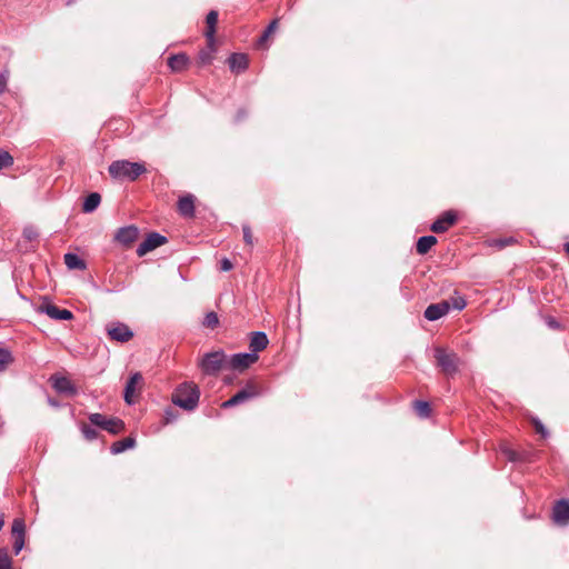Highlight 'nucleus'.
I'll use <instances>...</instances> for the list:
<instances>
[{
    "label": "nucleus",
    "mask_w": 569,
    "mask_h": 569,
    "mask_svg": "<svg viewBox=\"0 0 569 569\" xmlns=\"http://www.w3.org/2000/svg\"><path fill=\"white\" fill-rule=\"evenodd\" d=\"M109 174L116 180L136 181L141 174L147 172L144 163L130 162L128 160H117L111 162L108 168Z\"/></svg>",
    "instance_id": "f257e3e1"
},
{
    "label": "nucleus",
    "mask_w": 569,
    "mask_h": 569,
    "mask_svg": "<svg viewBox=\"0 0 569 569\" xmlns=\"http://www.w3.org/2000/svg\"><path fill=\"white\" fill-rule=\"evenodd\" d=\"M200 390L192 382H183L177 387L172 395V401L184 410H193L199 401Z\"/></svg>",
    "instance_id": "f03ea898"
},
{
    "label": "nucleus",
    "mask_w": 569,
    "mask_h": 569,
    "mask_svg": "<svg viewBox=\"0 0 569 569\" xmlns=\"http://www.w3.org/2000/svg\"><path fill=\"white\" fill-rule=\"evenodd\" d=\"M435 359L437 367H439L441 372L447 377H451L457 373L461 363L457 353L441 347H437L435 349Z\"/></svg>",
    "instance_id": "7ed1b4c3"
},
{
    "label": "nucleus",
    "mask_w": 569,
    "mask_h": 569,
    "mask_svg": "<svg viewBox=\"0 0 569 569\" xmlns=\"http://www.w3.org/2000/svg\"><path fill=\"white\" fill-rule=\"evenodd\" d=\"M227 365V357L220 350L206 353L200 362V367L206 375H216Z\"/></svg>",
    "instance_id": "20e7f679"
},
{
    "label": "nucleus",
    "mask_w": 569,
    "mask_h": 569,
    "mask_svg": "<svg viewBox=\"0 0 569 569\" xmlns=\"http://www.w3.org/2000/svg\"><path fill=\"white\" fill-rule=\"evenodd\" d=\"M89 420L92 425L112 435H118L124 430V422L119 418H108L101 413H91Z\"/></svg>",
    "instance_id": "39448f33"
},
{
    "label": "nucleus",
    "mask_w": 569,
    "mask_h": 569,
    "mask_svg": "<svg viewBox=\"0 0 569 569\" xmlns=\"http://www.w3.org/2000/svg\"><path fill=\"white\" fill-rule=\"evenodd\" d=\"M260 393V389L258 385L253 381H249L246 387L239 390L234 396H232L229 400L224 401L221 407L230 408L242 402H246Z\"/></svg>",
    "instance_id": "423d86ee"
},
{
    "label": "nucleus",
    "mask_w": 569,
    "mask_h": 569,
    "mask_svg": "<svg viewBox=\"0 0 569 569\" xmlns=\"http://www.w3.org/2000/svg\"><path fill=\"white\" fill-rule=\"evenodd\" d=\"M106 331L110 340L117 341V342H128L133 338V332L127 326L122 322H110L106 327Z\"/></svg>",
    "instance_id": "0eeeda50"
},
{
    "label": "nucleus",
    "mask_w": 569,
    "mask_h": 569,
    "mask_svg": "<svg viewBox=\"0 0 569 569\" xmlns=\"http://www.w3.org/2000/svg\"><path fill=\"white\" fill-rule=\"evenodd\" d=\"M143 386V377L140 372L133 373L128 380L124 388V401L128 405H132L136 402V399L139 397L141 389Z\"/></svg>",
    "instance_id": "6e6552de"
},
{
    "label": "nucleus",
    "mask_w": 569,
    "mask_h": 569,
    "mask_svg": "<svg viewBox=\"0 0 569 569\" xmlns=\"http://www.w3.org/2000/svg\"><path fill=\"white\" fill-rule=\"evenodd\" d=\"M167 242V238L161 236L158 232H151L148 237L139 244L137 249V254L139 257L146 256L148 252L154 250L156 248L164 244Z\"/></svg>",
    "instance_id": "1a4fd4ad"
},
{
    "label": "nucleus",
    "mask_w": 569,
    "mask_h": 569,
    "mask_svg": "<svg viewBox=\"0 0 569 569\" xmlns=\"http://www.w3.org/2000/svg\"><path fill=\"white\" fill-rule=\"evenodd\" d=\"M551 518L558 526H567L569 523V500L560 499L555 502Z\"/></svg>",
    "instance_id": "9d476101"
},
{
    "label": "nucleus",
    "mask_w": 569,
    "mask_h": 569,
    "mask_svg": "<svg viewBox=\"0 0 569 569\" xmlns=\"http://www.w3.org/2000/svg\"><path fill=\"white\" fill-rule=\"evenodd\" d=\"M256 353H237L228 360V366L234 370L243 371L258 360Z\"/></svg>",
    "instance_id": "9b49d317"
},
{
    "label": "nucleus",
    "mask_w": 569,
    "mask_h": 569,
    "mask_svg": "<svg viewBox=\"0 0 569 569\" xmlns=\"http://www.w3.org/2000/svg\"><path fill=\"white\" fill-rule=\"evenodd\" d=\"M38 310L40 312H44L48 315L51 319L56 320H71L73 318V315L68 309H60L56 305H52L50 302L42 303L38 307Z\"/></svg>",
    "instance_id": "f8f14e48"
},
{
    "label": "nucleus",
    "mask_w": 569,
    "mask_h": 569,
    "mask_svg": "<svg viewBox=\"0 0 569 569\" xmlns=\"http://www.w3.org/2000/svg\"><path fill=\"white\" fill-rule=\"evenodd\" d=\"M12 536H13V550L14 553L18 555L23 546H24V533H26V526L24 521L20 518H17L13 520L12 529H11Z\"/></svg>",
    "instance_id": "ddd939ff"
},
{
    "label": "nucleus",
    "mask_w": 569,
    "mask_h": 569,
    "mask_svg": "<svg viewBox=\"0 0 569 569\" xmlns=\"http://www.w3.org/2000/svg\"><path fill=\"white\" fill-rule=\"evenodd\" d=\"M457 222V214L453 211H446L431 226V231L441 233L447 231Z\"/></svg>",
    "instance_id": "4468645a"
},
{
    "label": "nucleus",
    "mask_w": 569,
    "mask_h": 569,
    "mask_svg": "<svg viewBox=\"0 0 569 569\" xmlns=\"http://www.w3.org/2000/svg\"><path fill=\"white\" fill-rule=\"evenodd\" d=\"M450 309L449 301L445 300L439 303H432L425 310V317L429 321H435L448 313Z\"/></svg>",
    "instance_id": "2eb2a0df"
},
{
    "label": "nucleus",
    "mask_w": 569,
    "mask_h": 569,
    "mask_svg": "<svg viewBox=\"0 0 569 569\" xmlns=\"http://www.w3.org/2000/svg\"><path fill=\"white\" fill-rule=\"evenodd\" d=\"M51 380H52V386L53 388L59 392V393H63V395H67V396H76L77 395V388L76 386L71 382L70 379L66 378V377H57V376H52L51 377Z\"/></svg>",
    "instance_id": "dca6fc26"
},
{
    "label": "nucleus",
    "mask_w": 569,
    "mask_h": 569,
    "mask_svg": "<svg viewBox=\"0 0 569 569\" xmlns=\"http://www.w3.org/2000/svg\"><path fill=\"white\" fill-rule=\"evenodd\" d=\"M139 238V229L136 226H128L118 230L116 240L124 246L132 244Z\"/></svg>",
    "instance_id": "f3484780"
},
{
    "label": "nucleus",
    "mask_w": 569,
    "mask_h": 569,
    "mask_svg": "<svg viewBox=\"0 0 569 569\" xmlns=\"http://www.w3.org/2000/svg\"><path fill=\"white\" fill-rule=\"evenodd\" d=\"M216 51V40H213L212 42L207 40L206 48L201 49L199 52L198 64L201 67L211 64L214 59Z\"/></svg>",
    "instance_id": "a211bd4d"
},
{
    "label": "nucleus",
    "mask_w": 569,
    "mask_h": 569,
    "mask_svg": "<svg viewBox=\"0 0 569 569\" xmlns=\"http://www.w3.org/2000/svg\"><path fill=\"white\" fill-rule=\"evenodd\" d=\"M178 210L180 214L187 218H191L194 214V197L192 194H186L180 197L178 201Z\"/></svg>",
    "instance_id": "6ab92c4d"
},
{
    "label": "nucleus",
    "mask_w": 569,
    "mask_h": 569,
    "mask_svg": "<svg viewBox=\"0 0 569 569\" xmlns=\"http://www.w3.org/2000/svg\"><path fill=\"white\" fill-rule=\"evenodd\" d=\"M229 67L233 72H241L248 68V57L243 53H232L228 59Z\"/></svg>",
    "instance_id": "aec40b11"
},
{
    "label": "nucleus",
    "mask_w": 569,
    "mask_h": 569,
    "mask_svg": "<svg viewBox=\"0 0 569 569\" xmlns=\"http://www.w3.org/2000/svg\"><path fill=\"white\" fill-rule=\"evenodd\" d=\"M269 340L264 332H253L250 339V349L251 353H256L262 351L267 348Z\"/></svg>",
    "instance_id": "412c9836"
},
{
    "label": "nucleus",
    "mask_w": 569,
    "mask_h": 569,
    "mask_svg": "<svg viewBox=\"0 0 569 569\" xmlns=\"http://www.w3.org/2000/svg\"><path fill=\"white\" fill-rule=\"evenodd\" d=\"M189 58L184 53L174 54L168 58V66L173 72H181L187 69Z\"/></svg>",
    "instance_id": "4be33fe9"
},
{
    "label": "nucleus",
    "mask_w": 569,
    "mask_h": 569,
    "mask_svg": "<svg viewBox=\"0 0 569 569\" xmlns=\"http://www.w3.org/2000/svg\"><path fill=\"white\" fill-rule=\"evenodd\" d=\"M279 29V18L273 19L258 40V47L267 48L269 40Z\"/></svg>",
    "instance_id": "5701e85b"
},
{
    "label": "nucleus",
    "mask_w": 569,
    "mask_h": 569,
    "mask_svg": "<svg viewBox=\"0 0 569 569\" xmlns=\"http://www.w3.org/2000/svg\"><path fill=\"white\" fill-rule=\"evenodd\" d=\"M217 23H218V12L214 10H211L206 17L207 29L204 31V36H206L207 40H209L210 42L216 40L214 34H216Z\"/></svg>",
    "instance_id": "b1692460"
},
{
    "label": "nucleus",
    "mask_w": 569,
    "mask_h": 569,
    "mask_svg": "<svg viewBox=\"0 0 569 569\" xmlns=\"http://www.w3.org/2000/svg\"><path fill=\"white\" fill-rule=\"evenodd\" d=\"M437 243V238L433 236H423L419 238L417 241V252L419 254H426L435 244Z\"/></svg>",
    "instance_id": "393cba45"
},
{
    "label": "nucleus",
    "mask_w": 569,
    "mask_h": 569,
    "mask_svg": "<svg viewBox=\"0 0 569 569\" xmlns=\"http://www.w3.org/2000/svg\"><path fill=\"white\" fill-rule=\"evenodd\" d=\"M64 263L71 270L86 269V262L74 253L64 254Z\"/></svg>",
    "instance_id": "a878e982"
},
{
    "label": "nucleus",
    "mask_w": 569,
    "mask_h": 569,
    "mask_svg": "<svg viewBox=\"0 0 569 569\" xmlns=\"http://www.w3.org/2000/svg\"><path fill=\"white\" fill-rule=\"evenodd\" d=\"M101 201V196L97 192L90 193L83 202L82 210L83 212H92L98 208Z\"/></svg>",
    "instance_id": "bb28decb"
},
{
    "label": "nucleus",
    "mask_w": 569,
    "mask_h": 569,
    "mask_svg": "<svg viewBox=\"0 0 569 569\" xmlns=\"http://www.w3.org/2000/svg\"><path fill=\"white\" fill-rule=\"evenodd\" d=\"M134 446V439L131 437H127L124 439H121L119 441H116L111 446L112 453H121L127 449H130Z\"/></svg>",
    "instance_id": "cd10ccee"
},
{
    "label": "nucleus",
    "mask_w": 569,
    "mask_h": 569,
    "mask_svg": "<svg viewBox=\"0 0 569 569\" xmlns=\"http://www.w3.org/2000/svg\"><path fill=\"white\" fill-rule=\"evenodd\" d=\"M415 412L421 417L427 418L430 415L431 408L427 401L417 400L413 402Z\"/></svg>",
    "instance_id": "c85d7f7f"
},
{
    "label": "nucleus",
    "mask_w": 569,
    "mask_h": 569,
    "mask_svg": "<svg viewBox=\"0 0 569 569\" xmlns=\"http://www.w3.org/2000/svg\"><path fill=\"white\" fill-rule=\"evenodd\" d=\"M202 325L206 327V328H209V329H214L218 327L219 325V317L218 315L214 312V311H210L206 315L203 321H202Z\"/></svg>",
    "instance_id": "c756f323"
},
{
    "label": "nucleus",
    "mask_w": 569,
    "mask_h": 569,
    "mask_svg": "<svg viewBox=\"0 0 569 569\" xmlns=\"http://www.w3.org/2000/svg\"><path fill=\"white\" fill-rule=\"evenodd\" d=\"M13 358L10 351L0 348V371H3L12 363Z\"/></svg>",
    "instance_id": "7c9ffc66"
},
{
    "label": "nucleus",
    "mask_w": 569,
    "mask_h": 569,
    "mask_svg": "<svg viewBox=\"0 0 569 569\" xmlns=\"http://www.w3.org/2000/svg\"><path fill=\"white\" fill-rule=\"evenodd\" d=\"M11 558L7 549H0V569H10Z\"/></svg>",
    "instance_id": "2f4dec72"
},
{
    "label": "nucleus",
    "mask_w": 569,
    "mask_h": 569,
    "mask_svg": "<svg viewBox=\"0 0 569 569\" xmlns=\"http://www.w3.org/2000/svg\"><path fill=\"white\" fill-rule=\"evenodd\" d=\"M12 163H13V158L11 157V154L7 151H1L0 152V170L12 166Z\"/></svg>",
    "instance_id": "473e14b6"
},
{
    "label": "nucleus",
    "mask_w": 569,
    "mask_h": 569,
    "mask_svg": "<svg viewBox=\"0 0 569 569\" xmlns=\"http://www.w3.org/2000/svg\"><path fill=\"white\" fill-rule=\"evenodd\" d=\"M449 303H450V308L452 307L453 309H457V310H462L466 307V300L460 296L452 297L450 299Z\"/></svg>",
    "instance_id": "72a5a7b5"
},
{
    "label": "nucleus",
    "mask_w": 569,
    "mask_h": 569,
    "mask_svg": "<svg viewBox=\"0 0 569 569\" xmlns=\"http://www.w3.org/2000/svg\"><path fill=\"white\" fill-rule=\"evenodd\" d=\"M501 452L506 456V458L509 461H518V460H520L519 453L516 452L515 450L508 448V447H502L501 448Z\"/></svg>",
    "instance_id": "f704fd0d"
},
{
    "label": "nucleus",
    "mask_w": 569,
    "mask_h": 569,
    "mask_svg": "<svg viewBox=\"0 0 569 569\" xmlns=\"http://www.w3.org/2000/svg\"><path fill=\"white\" fill-rule=\"evenodd\" d=\"M242 232H243V240L244 242L252 247L253 246V234H252V231H251V228L247 224H244L242 227Z\"/></svg>",
    "instance_id": "c9c22d12"
},
{
    "label": "nucleus",
    "mask_w": 569,
    "mask_h": 569,
    "mask_svg": "<svg viewBox=\"0 0 569 569\" xmlns=\"http://www.w3.org/2000/svg\"><path fill=\"white\" fill-rule=\"evenodd\" d=\"M82 432L88 440H92L97 437V431L87 425L82 427Z\"/></svg>",
    "instance_id": "e433bc0d"
},
{
    "label": "nucleus",
    "mask_w": 569,
    "mask_h": 569,
    "mask_svg": "<svg viewBox=\"0 0 569 569\" xmlns=\"http://www.w3.org/2000/svg\"><path fill=\"white\" fill-rule=\"evenodd\" d=\"M533 426H535L536 432L540 433L542 437H545L547 435V431H546L543 425L539 420L535 419Z\"/></svg>",
    "instance_id": "4c0bfd02"
},
{
    "label": "nucleus",
    "mask_w": 569,
    "mask_h": 569,
    "mask_svg": "<svg viewBox=\"0 0 569 569\" xmlns=\"http://www.w3.org/2000/svg\"><path fill=\"white\" fill-rule=\"evenodd\" d=\"M232 267H233V266H232V263H231V261H230L229 259L224 258V259H222V260H221V267H220V269H221L222 271H229V270H231V269H232Z\"/></svg>",
    "instance_id": "58836bf2"
},
{
    "label": "nucleus",
    "mask_w": 569,
    "mask_h": 569,
    "mask_svg": "<svg viewBox=\"0 0 569 569\" xmlns=\"http://www.w3.org/2000/svg\"><path fill=\"white\" fill-rule=\"evenodd\" d=\"M7 88V77L0 73V93H2Z\"/></svg>",
    "instance_id": "ea45409f"
},
{
    "label": "nucleus",
    "mask_w": 569,
    "mask_h": 569,
    "mask_svg": "<svg viewBox=\"0 0 569 569\" xmlns=\"http://www.w3.org/2000/svg\"><path fill=\"white\" fill-rule=\"evenodd\" d=\"M563 249H565V252L567 253V256H569V242L565 243Z\"/></svg>",
    "instance_id": "a19ab883"
}]
</instances>
